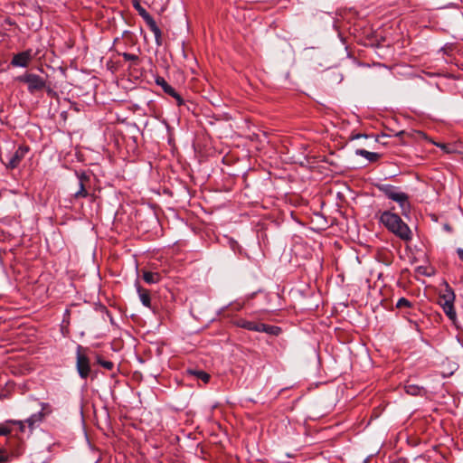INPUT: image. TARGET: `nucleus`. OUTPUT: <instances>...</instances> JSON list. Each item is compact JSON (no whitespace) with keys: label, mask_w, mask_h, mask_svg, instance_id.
<instances>
[{"label":"nucleus","mask_w":463,"mask_h":463,"mask_svg":"<svg viewBox=\"0 0 463 463\" xmlns=\"http://www.w3.org/2000/svg\"><path fill=\"white\" fill-rule=\"evenodd\" d=\"M379 222L396 237L405 242L412 239V232L406 222L402 221L400 215L392 211H384L381 213Z\"/></svg>","instance_id":"obj_1"},{"label":"nucleus","mask_w":463,"mask_h":463,"mask_svg":"<svg viewBox=\"0 0 463 463\" xmlns=\"http://www.w3.org/2000/svg\"><path fill=\"white\" fill-rule=\"evenodd\" d=\"M376 188L382 192L388 199L396 202L401 209L403 215H407L411 212V203L409 195L400 191L399 187L389 184H377Z\"/></svg>","instance_id":"obj_2"},{"label":"nucleus","mask_w":463,"mask_h":463,"mask_svg":"<svg viewBox=\"0 0 463 463\" xmlns=\"http://www.w3.org/2000/svg\"><path fill=\"white\" fill-rule=\"evenodd\" d=\"M455 298L454 290L448 283H446L444 291L439 295L438 303L452 324L456 326L457 313L454 307Z\"/></svg>","instance_id":"obj_3"},{"label":"nucleus","mask_w":463,"mask_h":463,"mask_svg":"<svg viewBox=\"0 0 463 463\" xmlns=\"http://www.w3.org/2000/svg\"><path fill=\"white\" fill-rule=\"evenodd\" d=\"M15 80L26 84L28 92L34 95L46 88L47 80L38 74L26 71L23 75L17 76Z\"/></svg>","instance_id":"obj_4"},{"label":"nucleus","mask_w":463,"mask_h":463,"mask_svg":"<svg viewBox=\"0 0 463 463\" xmlns=\"http://www.w3.org/2000/svg\"><path fill=\"white\" fill-rule=\"evenodd\" d=\"M31 148L28 145H19L14 152H9L5 155V158L0 157L2 164L7 170L16 169L26 155L30 152Z\"/></svg>","instance_id":"obj_5"},{"label":"nucleus","mask_w":463,"mask_h":463,"mask_svg":"<svg viewBox=\"0 0 463 463\" xmlns=\"http://www.w3.org/2000/svg\"><path fill=\"white\" fill-rule=\"evenodd\" d=\"M89 349L81 345H78L76 350V368L81 379L86 380L90 373V360L88 356Z\"/></svg>","instance_id":"obj_6"},{"label":"nucleus","mask_w":463,"mask_h":463,"mask_svg":"<svg viewBox=\"0 0 463 463\" xmlns=\"http://www.w3.org/2000/svg\"><path fill=\"white\" fill-rule=\"evenodd\" d=\"M75 175L77 176L79 181V190L72 194V198L75 200L88 198L91 187L90 173L84 170H80L75 171Z\"/></svg>","instance_id":"obj_7"},{"label":"nucleus","mask_w":463,"mask_h":463,"mask_svg":"<svg viewBox=\"0 0 463 463\" xmlns=\"http://www.w3.org/2000/svg\"><path fill=\"white\" fill-rule=\"evenodd\" d=\"M52 406L47 402H41V411L37 413L31 415L25 420L30 429H33L36 425L43 422L45 418L52 413Z\"/></svg>","instance_id":"obj_8"},{"label":"nucleus","mask_w":463,"mask_h":463,"mask_svg":"<svg viewBox=\"0 0 463 463\" xmlns=\"http://www.w3.org/2000/svg\"><path fill=\"white\" fill-rule=\"evenodd\" d=\"M34 53L32 49H27L24 52L14 54L10 65L12 67H22L27 68L34 57Z\"/></svg>","instance_id":"obj_9"},{"label":"nucleus","mask_w":463,"mask_h":463,"mask_svg":"<svg viewBox=\"0 0 463 463\" xmlns=\"http://www.w3.org/2000/svg\"><path fill=\"white\" fill-rule=\"evenodd\" d=\"M232 325L249 331L258 332L260 323L250 321L242 317L235 318L232 321Z\"/></svg>","instance_id":"obj_10"},{"label":"nucleus","mask_w":463,"mask_h":463,"mask_svg":"<svg viewBox=\"0 0 463 463\" xmlns=\"http://www.w3.org/2000/svg\"><path fill=\"white\" fill-rule=\"evenodd\" d=\"M20 445L14 451H12L10 454L7 453V450L1 447L0 448V463H6L11 460L12 458H17L23 453L22 441L19 440Z\"/></svg>","instance_id":"obj_11"},{"label":"nucleus","mask_w":463,"mask_h":463,"mask_svg":"<svg viewBox=\"0 0 463 463\" xmlns=\"http://www.w3.org/2000/svg\"><path fill=\"white\" fill-rule=\"evenodd\" d=\"M136 287H137V291L138 293V296H139V298H140V301L142 302V304L152 309L153 307H152V303H151V296H150V291L145 288H143L142 286H140V284L138 282L136 283Z\"/></svg>","instance_id":"obj_12"},{"label":"nucleus","mask_w":463,"mask_h":463,"mask_svg":"<svg viewBox=\"0 0 463 463\" xmlns=\"http://www.w3.org/2000/svg\"><path fill=\"white\" fill-rule=\"evenodd\" d=\"M147 27L153 33L155 34V40L157 46H161L163 44V39H162V31L157 26L155 19L152 17L149 20L146 22Z\"/></svg>","instance_id":"obj_13"},{"label":"nucleus","mask_w":463,"mask_h":463,"mask_svg":"<svg viewBox=\"0 0 463 463\" xmlns=\"http://www.w3.org/2000/svg\"><path fill=\"white\" fill-rule=\"evenodd\" d=\"M258 332H263V333H266L270 335L278 336L279 335H280L282 333V329H281V327H279L278 326H272V325H268V324H264V323H260Z\"/></svg>","instance_id":"obj_14"},{"label":"nucleus","mask_w":463,"mask_h":463,"mask_svg":"<svg viewBox=\"0 0 463 463\" xmlns=\"http://www.w3.org/2000/svg\"><path fill=\"white\" fill-rule=\"evenodd\" d=\"M142 278L144 281L147 284H156L161 280L162 276L158 272L143 270Z\"/></svg>","instance_id":"obj_15"},{"label":"nucleus","mask_w":463,"mask_h":463,"mask_svg":"<svg viewBox=\"0 0 463 463\" xmlns=\"http://www.w3.org/2000/svg\"><path fill=\"white\" fill-rule=\"evenodd\" d=\"M186 373L189 375L195 376L197 379L202 380L204 383H208L211 379V375L203 370L188 369Z\"/></svg>","instance_id":"obj_16"},{"label":"nucleus","mask_w":463,"mask_h":463,"mask_svg":"<svg viewBox=\"0 0 463 463\" xmlns=\"http://www.w3.org/2000/svg\"><path fill=\"white\" fill-rule=\"evenodd\" d=\"M96 363L106 370L111 371L114 368V363L109 360H105L103 355L100 354H95Z\"/></svg>","instance_id":"obj_17"},{"label":"nucleus","mask_w":463,"mask_h":463,"mask_svg":"<svg viewBox=\"0 0 463 463\" xmlns=\"http://www.w3.org/2000/svg\"><path fill=\"white\" fill-rule=\"evenodd\" d=\"M133 7L138 13V14L144 19L145 22L152 18V15L141 5L139 1H133Z\"/></svg>","instance_id":"obj_18"},{"label":"nucleus","mask_w":463,"mask_h":463,"mask_svg":"<svg viewBox=\"0 0 463 463\" xmlns=\"http://www.w3.org/2000/svg\"><path fill=\"white\" fill-rule=\"evenodd\" d=\"M356 154L366 158L370 162H376L381 157V155L378 153L370 152L365 149H357Z\"/></svg>","instance_id":"obj_19"},{"label":"nucleus","mask_w":463,"mask_h":463,"mask_svg":"<svg viewBox=\"0 0 463 463\" xmlns=\"http://www.w3.org/2000/svg\"><path fill=\"white\" fill-rule=\"evenodd\" d=\"M117 54L122 56L126 61H131L132 66H137L140 63L139 56L137 54L119 52H117Z\"/></svg>","instance_id":"obj_20"},{"label":"nucleus","mask_w":463,"mask_h":463,"mask_svg":"<svg viewBox=\"0 0 463 463\" xmlns=\"http://www.w3.org/2000/svg\"><path fill=\"white\" fill-rule=\"evenodd\" d=\"M396 307L400 309L403 307L411 308L412 307V303L405 298H401L396 303Z\"/></svg>","instance_id":"obj_21"},{"label":"nucleus","mask_w":463,"mask_h":463,"mask_svg":"<svg viewBox=\"0 0 463 463\" xmlns=\"http://www.w3.org/2000/svg\"><path fill=\"white\" fill-rule=\"evenodd\" d=\"M243 307H244L243 302L236 301V302L231 303L223 310L240 311L243 308Z\"/></svg>","instance_id":"obj_22"},{"label":"nucleus","mask_w":463,"mask_h":463,"mask_svg":"<svg viewBox=\"0 0 463 463\" xmlns=\"http://www.w3.org/2000/svg\"><path fill=\"white\" fill-rule=\"evenodd\" d=\"M7 421L4 424H0V436H8L12 432V429L8 426Z\"/></svg>","instance_id":"obj_23"},{"label":"nucleus","mask_w":463,"mask_h":463,"mask_svg":"<svg viewBox=\"0 0 463 463\" xmlns=\"http://www.w3.org/2000/svg\"><path fill=\"white\" fill-rule=\"evenodd\" d=\"M406 392L411 395H417L420 392V387L417 385H406Z\"/></svg>","instance_id":"obj_24"},{"label":"nucleus","mask_w":463,"mask_h":463,"mask_svg":"<svg viewBox=\"0 0 463 463\" xmlns=\"http://www.w3.org/2000/svg\"><path fill=\"white\" fill-rule=\"evenodd\" d=\"M156 85L160 86L163 90L169 86L168 82L161 76H157L155 80Z\"/></svg>","instance_id":"obj_25"},{"label":"nucleus","mask_w":463,"mask_h":463,"mask_svg":"<svg viewBox=\"0 0 463 463\" xmlns=\"http://www.w3.org/2000/svg\"><path fill=\"white\" fill-rule=\"evenodd\" d=\"M7 423H11V424H14V425H17L18 428H19V430L21 432H24V429H25V426H24V423H25V420L23 421V420H7Z\"/></svg>","instance_id":"obj_26"},{"label":"nucleus","mask_w":463,"mask_h":463,"mask_svg":"<svg viewBox=\"0 0 463 463\" xmlns=\"http://www.w3.org/2000/svg\"><path fill=\"white\" fill-rule=\"evenodd\" d=\"M172 98H174L175 99L176 105L178 107L183 106L184 104V99L182 98V96L177 91L175 92V94H174L172 96Z\"/></svg>","instance_id":"obj_27"},{"label":"nucleus","mask_w":463,"mask_h":463,"mask_svg":"<svg viewBox=\"0 0 463 463\" xmlns=\"http://www.w3.org/2000/svg\"><path fill=\"white\" fill-rule=\"evenodd\" d=\"M164 92L172 97L175 94L176 90L169 84V86L164 90Z\"/></svg>","instance_id":"obj_28"},{"label":"nucleus","mask_w":463,"mask_h":463,"mask_svg":"<svg viewBox=\"0 0 463 463\" xmlns=\"http://www.w3.org/2000/svg\"><path fill=\"white\" fill-rule=\"evenodd\" d=\"M46 90L48 96L53 97L56 95V92L48 85V82L46 81V88L43 90Z\"/></svg>","instance_id":"obj_29"},{"label":"nucleus","mask_w":463,"mask_h":463,"mask_svg":"<svg viewBox=\"0 0 463 463\" xmlns=\"http://www.w3.org/2000/svg\"><path fill=\"white\" fill-rule=\"evenodd\" d=\"M435 146L440 147L441 149H443L444 151H446L447 153H449V150H448V146L446 144H441V143H435V142H432Z\"/></svg>","instance_id":"obj_30"},{"label":"nucleus","mask_w":463,"mask_h":463,"mask_svg":"<svg viewBox=\"0 0 463 463\" xmlns=\"http://www.w3.org/2000/svg\"><path fill=\"white\" fill-rule=\"evenodd\" d=\"M457 253H458L459 260L463 262V249L458 248L457 250Z\"/></svg>","instance_id":"obj_31"},{"label":"nucleus","mask_w":463,"mask_h":463,"mask_svg":"<svg viewBox=\"0 0 463 463\" xmlns=\"http://www.w3.org/2000/svg\"><path fill=\"white\" fill-rule=\"evenodd\" d=\"M115 64H116V62H114V61H113V60L111 59V60H109V61L107 62V67H108L109 69H113V68H115Z\"/></svg>","instance_id":"obj_32"},{"label":"nucleus","mask_w":463,"mask_h":463,"mask_svg":"<svg viewBox=\"0 0 463 463\" xmlns=\"http://www.w3.org/2000/svg\"><path fill=\"white\" fill-rule=\"evenodd\" d=\"M89 197L90 198L91 202H95V200L97 198V196H96V194L94 193H90Z\"/></svg>","instance_id":"obj_33"},{"label":"nucleus","mask_w":463,"mask_h":463,"mask_svg":"<svg viewBox=\"0 0 463 463\" xmlns=\"http://www.w3.org/2000/svg\"><path fill=\"white\" fill-rule=\"evenodd\" d=\"M417 134H418V136L426 137V135L421 131H418Z\"/></svg>","instance_id":"obj_34"},{"label":"nucleus","mask_w":463,"mask_h":463,"mask_svg":"<svg viewBox=\"0 0 463 463\" xmlns=\"http://www.w3.org/2000/svg\"><path fill=\"white\" fill-rule=\"evenodd\" d=\"M404 134H405V131H403V130H402V131L398 132V133L396 134V136H399V137H400V136H402V135H404Z\"/></svg>","instance_id":"obj_35"},{"label":"nucleus","mask_w":463,"mask_h":463,"mask_svg":"<svg viewBox=\"0 0 463 463\" xmlns=\"http://www.w3.org/2000/svg\"><path fill=\"white\" fill-rule=\"evenodd\" d=\"M150 217H151L152 222H156V218H155V216H154V215H152V214H150Z\"/></svg>","instance_id":"obj_36"}]
</instances>
